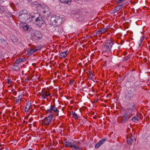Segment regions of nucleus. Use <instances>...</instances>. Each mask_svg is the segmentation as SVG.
Instances as JSON below:
<instances>
[{
	"instance_id": "nucleus-11",
	"label": "nucleus",
	"mask_w": 150,
	"mask_h": 150,
	"mask_svg": "<svg viewBox=\"0 0 150 150\" xmlns=\"http://www.w3.org/2000/svg\"><path fill=\"white\" fill-rule=\"evenodd\" d=\"M68 54V51H66L65 52H63L60 53L59 55V57L60 58H64L67 56V54Z\"/></svg>"
},
{
	"instance_id": "nucleus-23",
	"label": "nucleus",
	"mask_w": 150,
	"mask_h": 150,
	"mask_svg": "<svg viewBox=\"0 0 150 150\" xmlns=\"http://www.w3.org/2000/svg\"><path fill=\"white\" fill-rule=\"evenodd\" d=\"M73 147L76 150H80V149L81 148L80 147L76 146L74 144V146Z\"/></svg>"
},
{
	"instance_id": "nucleus-1",
	"label": "nucleus",
	"mask_w": 150,
	"mask_h": 150,
	"mask_svg": "<svg viewBox=\"0 0 150 150\" xmlns=\"http://www.w3.org/2000/svg\"><path fill=\"white\" fill-rule=\"evenodd\" d=\"M113 43L111 40L106 41L104 43L102 47V50L103 52L108 53L110 52Z\"/></svg>"
},
{
	"instance_id": "nucleus-40",
	"label": "nucleus",
	"mask_w": 150,
	"mask_h": 150,
	"mask_svg": "<svg viewBox=\"0 0 150 150\" xmlns=\"http://www.w3.org/2000/svg\"><path fill=\"white\" fill-rule=\"evenodd\" d=\"M48 112H51V111L50 110V109H49L48 110H47Z\"/></svg>"
},
{
	"instance_id": "nucleus-8",
	"label": "nucleus",
	"mask_w": 150,
	"mask_h": 150,
	"mask_svg": "<svg viewBox=\"0 0 150 150\" xmlns=\"http://www.w3.org/2000/svg\"><path fill=\"white\" fill-rule=\"evenodd\" d=\"M54 18V21L55 23H57L58 25H59L62 23V19L59 16H57L55 18L54 17L52 18V19Z\"/></svg>"
},
{
	"instance_id": "nucleus-4",
	"label": "nucleus",
	"mask_w": 150,
	"mask_h": 150,
	"mask_svg": "<svg viewBox=\"0 0 150 150\" xmlns=\"http://www.w3.org/2000/svg\"><path fill=\"white\" fill-rule=\"evenodd\" d=\"M30 14L27 13L20 14L18 16V18L20 21L25 22V21L30 19Z\"/></svg>"
},
{
	"instance_id": "nucleus-19",
	"label": "nucleus",
	"mask_w": 150,
	"mask_h": 150,
	"mask_svg": "<svg viewBox=\"0 0 150 150\" xmlns=\"http://www.w3.org/2000/svg\"><path fill=\"white\" fill-rule=\"evenodd\" d=\"M72 115L73 116V117L75 119H78V116L77 114H76L75 112L72 111Z\"/></svg>"
},
{
	"instance_id": "nucleus-36",
	"label": "nucleus",
	"mask_w": 150,
	"mask_h": 150,
	"mask_svg": "<svg viewBox=\"0 0 150 150\" xmlns=\"http://www.w3.org/2000/svg\"><path fill=\"white\" fill-rule=\"evenodd\" d=\"M50 110L51 111L52 110H53V108L52 107V105L51 106L50 108Z\"/></svg>"
},
{
	"instance_id": "nucleus-28",
	"label": "nucleus",
	"mask_w": 150,
	"mask_h": 150,
	"mask_svg": "<svg viewBox=\"0 0 150 150\" xmlns=\"http://www.w3.org/2000/svg\"><path fill=\"white\" fill-rule=\"evenodd\" d=\"M130 56V55L126 57H125V60H127L129 59Z\"/></svg>"
},
{
	"instance_id": "nucleus-35",
	"label": "nucleus",
	"mask_w": 150,
	"mask_h": 150,
	"mask_svg": "<svg viewBox=\"0 0 150 150\" xmlns=\"http://www.w3.org/2000/svg\"><path fill=\"white\" fill-rule=\"evenodd\" d=\"M50 110L51 111L52 110H53V108L52 107V105L51 106L50 108Z\"/></svg>"
},
{
	"instance_id": "nucleus-43",
	"label": "nucleus",
	"mask_w": 150,
	"mask_h": 150,
	"mask_svg": "<svg viewBox=\"0 0 150 150\" xmlns=\"http://www.w3.org/2000/svg\"><path fill=\"white\" fill-rule=\"evenodd\" d=\"M4 148L3 147L1 148V149H0V150H2Z\"/></svg>"
},
{
	"instance_id": "nucleus-13",
	"label": "nucleus",
	"mask_w": 150,
	"mask_h": 150,
	"mask_svg": "<svg viewBox=\"0 0 150 150\" xmlns=\"http://www.w3.org/2000/svg\"><path fill=\"white\" fill-rule=\"evenodd\" d=\"M65 146L66 147H73L74 146V144L71 142L67 141L65 142Z\"/></svg>"
},
{
	"instance_id": "nucleus-12",
	"label": "nucleus",
	"mask_w": 150,
	"mask_h": 150,
	"mask_svg": "<svg viewBox=\"0 0 150 150\" xmlns=\"http://www.w3.org/2000/svg\"><path fill=\"white\" fill-rule=\"evenodd\" d=\"M38 50V49H32L30 50L29 49H28L27 52L28 54H31L37 52Z\"/></svg>"
},
{
	"instance_id": "nucleus-38",
	"label": "nucleus",
	"mask_w": 150,
	"mask_h": 150,
	"mask_svg": "<svg viewBox=\"0 0 150 150\" xmlns=\"http://www.w3.org/2000/svg\"><path fill=\"white\" fill-rule=\"evenodd\" d=\"M10 80L9 79H8V82L7 83H9L10 82Z\"/></svg>"
},
{
	"instance_id": "nucleus-49",
	"label": "nucleus",
	"mask_w": 150,
	"mask_h": 150,
	"mask_svg": "<svg viewBox=\"0 0 150 150\" xmlns=\"http://www.w3.org/2000/svg\"><path fill=\"white\" fill-rule=\"evenodd\" d=\"M125 0H123L124 1Z\"/></svg>"
},
{
	"instance_id": "nucleus-42",
	"label": "nucleus",
	"mask_w": 150,
	"mask_h": 150,
	"mask_svg": "<svg viewBox=\"0 0 150 150\" xmlns=\"http://www.w3.org/2000/svg\"><path fill=\"white\" fill-rule=\"evenodd\" d=\"M126 109H124L123 110H122V111L123 112V111H126Z\"/></svg>"
},
{
	"instance_id": "nucleus-30",
	"label": "nucleus",
	"mask_w": 150,
	"mask_h": 150,
	"mask_svg": "<svg viewBox=\"0 0 150 150\" xmlns=\"http://www.w3.org/2000/svg\"><path fill=\"white\" fill-rule=\"evenodd\" d=\"M35 21L36 22H38L39 21H40V17H38L35 19Z\"/></svg>"
},
{
	"instance_id": "nucleus-24",
	"label": "nucleus",
	"mask_w": 150,
	"mask_h": 150,
	"mask_svg": "<svg viewBox=\"0 0 150 150\" xmlns=\"http://www.w3.org/2000/svg\"><path fill=\"white\" fill-rule=\"evenodd\" d=\"M23 61L22 58H19L16 60L15 63L16 64H18L20 62H22Z\"/></svg>"
},
{
	"instance_id": "nucleus-44",
	"label": "nucleus",
	"mask_w": 150,
	"mask_h": 150,
	"mask_svg": "<svg viewBox=\"0 0 150 150\" xmlns=\"http://www.w3.org/2000/svg\"><path fill=\"white\" fill-rule=\"evenodd\" d=\"M52 106V107H55V105H54L53 106Z\"/></svg>"
},
{
	"instance_id": "nucleus-9",
	"label": "nucleus",
	"mask_w": 150,
	"mask_h": 150,
	"mask_svg": "<svg viewBox=\"0 0 150 150\" xmlns=\"http://www.w3.org/2000/svg\"><path fill=\"white\" fill-rule=\"evenodd\" d=\"M107 139L103 138L100 141L98 142L95 145V147L96 148H98L100 146L103 144L104 142L106 141Z\"/></svg>"
},
{
	"instance_id": "nucleus-33",
	"label": "nucleus",
	"mask_w": 150,
	"mask_h": 150,
	"mask_svg": "<svg viewBox=\"0 0 150 150\" xmlns=\"http://www.w3.org/2000/svg\"><path fill=\"white\" fill-rule=\"evenodd\" d=\"M69 83L70 85H71L73 84V82L72 81H69Z\"/></svg>"
},
{
	"instance_id": "nucleus-7",
	"label": "nucleus",
	"mask_w": 150,
	"mask_h": 150,
	"mask_svg": "<svg viewBox=\"0 0 150 150\" xmlns=\"http://www.w3.org/2000/svg\"><path fill=\"white\" fill-rule=\"evenodd\" d=\"M136 105L133 103V104L129 103L127 105V109L131 111L130 113L134 112L135 108Z\"/></svg>"
},
{
	"instance_id": "nucleus-48",
	"label": "nucleus",
	"mask_w": 150,
	"mask_h": 150,
	"mask_svg": "<svg viewBox=\"0 0 150 150\" xmlns=\"http://www.w3.org/2000/svg\"><path fill=\"white\" fill-rule=\"evenodd\" d=\"M13 90V89L12 90V91Z\"/></svg>"
},
{
	"instance_id": "nucleus-46",
	"label": "nucleus",
	"mask_w": 150,
	"mask_h": 150,
	"mask_svg": "<svg viewBox=\"0 0 150 150\" xmlns=\"http://www.w3.org/2000/svg\"><path fill=\"white\" fill-rule=\"evenodd\" d=\"M46 113H49V112H48L47 110V111H46Z\"/></svg>"
},
{
	"instance_id": "nucleus-47",
	"label": "nucleus",
	"mask_w": 150,
	"mask_h": 150,
	"mask_svg": "<svg viewBox=\"0 0 150 150\" xmlns=\"http://www.w3.org/2000/svg\"><path fill=\"white\" fill-rule=\"evenodd\" d=\"M9 150V149H6V150Z\"/></svg>"
},
{
	"instance_id": "nucleus-50",
	"label": "nucleus",
	"mask_w": 150,
	"mask_h": 150,
	"mask_svg": "<svg viewBox=\"0 0 150 150\" xmlns=\"http://www.w3.org/2000/svg\"><path fill=\"white\" fill-rule=\"evenodd\" d=\"M1 146V145H0V146Z\"/></svg>"
},
{
	"instance_id": "nucleus-21",
	"label": "nucleus",
	"mask_w": 150,
	"mask_h": 150,
	"mask_svg": "<svg viewBox=\"0 0 150 150\" xmlns=\"http://www.w3.org/2000/svg\"><path fill=\"white\" fill-rule=\"evenodd\" d=\"M88 76L89 79H91L93 77V73L91 72H89L88 74Z\"/></svg>"
},
{
	"instance_id": "nucleus-37",
	"label": "nucleus",
	"mask_w": 150,
	"mask_h": 150,
	"mask_svg": "<svg viewBox=\"0 0 150 150\" xmlns=\"http://www.w3.org/2000/svg\"><path fill=\"white\" fill-rule=\"evenodd\" d=\"M19 100V99H16V103H17L18 102Z\"/></svg>"
},
{
	"instance_id": "nucleus-26",
	"label": "nucleus",
	"mask_w": 150,
	"mask_h": 150,
	"mask_svg": "<svg viewBox=\"0 0 150 150\" xmlns=\"http://www.w3.org/2000/svg\"><path fill=\"white\" fill-rule=\"evenodd\" d=\"M37 14H34V15H31L30 14V18H31L32 20H33V18H35V17H36L35 15Z\"/></svg>"
},
{
	"instance_id": "nucleus-2",
	"label": "nucleus",
	"mask_w": 150,
	"mask_h": 150,
	"mask_svg": "<svg viewBox=\"0 0 150 150\" xmlns=\"http://www.w3.org/2000/svg\"><path fill=\"white\" fill-rule=\"evenodd\" d=\"M135 95V94L134 93L133 91L131 90H127L125 93V100L130 101Z\"/></svg>"
},
{
	"instance_id": "nucleus-18",
	"label": "nucleus",
	"mask_w": 150,
	"mask_h": 150,
	"mask_svg": "<svg viewBox=\"0 0 150 150\" xmlns=\"http://www.w3.org/2000/svg\"><path fill=\"white\" fill-rule=\"evenodd\" d=\"M133 141V140L131 137L127 139V143L128 144H130L132 143Z\"/></svg>"
},
{
	"instance_id": "nucleus-14",
	"label": "nucleus",
	"mask_w": 150,
	"mask_h": 150,
	"mask_svg": "<svg viewBox=\"0 0 150 150\" xmlns=\"http://www.w3.org/2000/svg\"><path fill=\"white\" fill-rule=\"evenodd\" d=\"M47 93L45 92V93H41V98L43 99H45V97H47L50 95V94H47Z\"/></svg>"
},
{
	"instance_id": "nucleus-15",
	"label": "nucleus",
	"mask_w": 150,
	"mask_h": 150,
	"mask_svg": "<svg viewBox=\"0 0 150 150\" xmlns=\"http://www.w3.org/2000/svg\"><path fill=\"white\" fill-rule=\"evenodd\" d=\"M106 30V28H102L97 31L96 32V34H97L99 33H104L105 32Z\"/></svg>"
},
{
	"instance_id": "nucleus-32",
	"label": "nucleus",
	"mask_w": 150,
	"mask_h": 150,
	"mask_svg": "<svg viewBox=\"0 0 150 150\" xmlns=\"http://www.w3.org/2000/svg\"><path fill=\"white\" fill-rule=\"evenodd\" d=\"M30 109H28V108L25 107V111L26 112H28V111Z\"/></svg>"
},
{
	"instance_id": "nucleus-3",
	"label": "nucleus",
	"mask_w": 150,
	"mask_h": 150,
	"mask_svg": "<svg viewBox=\"0 0 150 150\" xmlns=\"http://www.w3.org/2000/svg\"><path fill=\"white\" fill-rule=\"evenodd\" d=\"M122 115L120 117V118L121 120V122L123 123H125L128 121L131 117V114H128L125 112V114H122Z\"/></svg>"
},
{
	"instance_id": "nucleus-6",
	"label": "nucleus",
	"mask_w": 150,
	"mask_h": 150,
	"mask_svg": "<svg viewBox=\"0 0 150 150\" xmlns=\"http://www.w3.org/2000/svg\"><path fill=\"white\" fill-rule=\"evenodd\" d=\"M33 35L39 40L41 39L42 38V33L40 31L37 30H34Z\"/></svg>"
},
{
	"instance_id": "nucleus-5",
	"label": "nucleus",
	"mask_w": 150,
	"mask_h": 150,
	"mask_svg": "<svg viewBox=\"0 0 150 150\" xmlns=\"http://www.w3.org/2000/svg\"><path fill=\"white\" fill-rule=\"evenodd\" d=\"M52 116L51 114L48 117H45L43 120H42L43 124H44L47 125H48L50 122L52 120Z\"/></svg>"
},
{
	"instance_id": "nucleus-10",
	"label": "nucleus",
	"mask_w": 150,
	"mask_h": 150,
	"mask_svg": "<svg viewBox=\"0 0 150 150\" xmlns=\"http://www.w3.org/2000/svg\"><path fill=\"white\" fill-rule=\"evenodd\" d=\"M43 13H44V15L45 16H49L51 15V12L48 8L43 11Z\"/></svg>"
},
{
	"instance_id": "nucleus-27",
	"label": "nucleus",
	"mask_w": 150,
	"mask_h": 150,
	"mask_svg": "<svg viewBox=\"0 0 150 150\" xmlns=\"http://www.w3.org/2000/svg\"><path fill=\"white\" fill-rule=\"evenodd\" d=\"M53 111L54 112H58V110H57V108L56 107H53Z\"/></svg>"
},
{
	"instance_id": "nucleus-34",
	"label": "nucleus",
	"mask_w": 150,
	"mask_h": 150,
	"mask_svg": "<svg viewBox=\"0 0 150 150\" xmlns=\"http://www.w3.org/2000/svg\"><path fill=\"white\" fill-rule=\"evenodd\" d=\"M144 39V37H142L140 39V42H142V41Z\"/></svg>"
},
{
	"instance_id": "nucleus-22",
	"label": "nucleus",
	"mask_w": 150,
	"mask_h": 150,
	"mask_svg": "<svg viewBox=\"0 0 150 150\" xmlns=\"http://www.w3.org/2000/svg\"><path fill=\"white\" fill-rule=\"evenodd\" d=\"M71 0H64V1L63 2V3L67 4H68L69 5L71 4Z\"/></svg>"
},
{
	"instance_id": "nucleus-17",
	"label": "nucleus",
	"mask_w": 150,
	"mask_h": 150,
	"mask_svg": "<svg viewBox=\"0 0 150 150\" xmlns=\"http://www.w3.org/2000/svg\"><path fill=\"white\" fill-rule=\"evenodd\" d=\"M138 116H134L132 117V120L135 122H137L139 120V118H138Z\"/></svg>"
},
{
	"instance_id": "nucleus-16",
	"label": "nucleus",
	"mask_w": 150,
	"mask_h": 150,
	"mask_svg": "<svg viewBox=\"0 0 150 150\" xmlns=\"http://www.w3.org/2000/svg\"><path fill=\"white\" fill-rule=\"evenodd\" d=\"M123 7L122 5H119L116 6L114 9V12H116L119 11L120 9L122 8Z\"/></svg>"
},
{
	"instance_id": "nucleus-39",
	"label": "nucleus",
	"mask_w": 150,
	"mask_h": 150,
	"mask_svg": "<svg viewBox=\"0 0 150 150\" xmlns=\"http://www.w3.org/2000/svg\"><path fill=\"white\" fill-rule=\"evenodd\" d=\"M59 1L61 3H63L64 1V0H59Z\"/></svg>"
},
{
	"instance_id": "nucleus-31",
	"label": "nucleus",
	"mask_w": 150,
	"mask_h": 150,
	"mask_svg": "<svg viewBox=\"0 0 150 150\" xmlns=\"http://www.w3.org/2000/svg\"><path fill=\"white\" fill-rule=\"evenodd\" d=\"M124 2L123 0H119L117 1L118 4L122 3Z\"/></svg>"
},
{
	"instance_id": "nucleus-25",
	"label": "nucleus",
	"mask_w": 150,
	"mask_h": 150,
	"mask_svg": "<svg viewBox=\"0 0 150 150\" xmlns=\"http://www.w3.org/2000/svg\"><path fill=\"white\" fill-rule=\"evenodd\" d=\"M23 28L25 31H28V25H25L23 26Z\"/></svg>"
},
{
	"instance_id": "nucleus-45",
	"label": "nucleus",
	"mask_w": 150,
	"mask_h": 150,
	"mask_svg": "<svg viewBox=\"0 0 150 150\" xmlns=\"http://www.w3.org/2000/svg\"><path fill=\"white\" fill-rule=\"evenodd\" d=\"M28 150H33V149H28Z\"/></svg>"
},
{
	"instance_id": "nucleus-41",
	"label": "nucleus",
	"mask_w": 150,
	"mask_h": 150,
	"mask_svg": "<svg viewBox=\"0 0 150 150\" xmlns=\"http://www.w3.org/2000/svg\"><path fill=\"white\" fill-rule=\"evenodd\" d=\"M142 43V42H141L139 43V46H140L141 45Z\"/></svg>"
},
{
	"instance_id": "nucleus-29",
	"label": "nucleus",
	"mask_w": 150,
	"mask_h": 150,
	"mask_svg": "<svg viewBox=\"0 0 150 150\" xmlns=\"http://www.w3.org/2000/svg\"><path fill=\"white\" fill-rule=\"evenodd\" d=\"M25 107L28 108V109H30V108H31L30 105L29 104H28H28H27L25 106Z\"/></svg>"
},
{
	"instance_id": "nucleus-20",
	"label": "nucleus",
	"mask_w": 150,
	"mask_h": 150,
	"mask_svg": "<svg viewBox=\"0 0 150 150\" xmlns=\"http://www.w3.org/2000/svg\"><path fill=\"white\" fill-rule=\"evenodd\" d=\"M19 69L18 66H13L12 68V70L13 71H18Z\"/></svg>"
}]
</instances>
